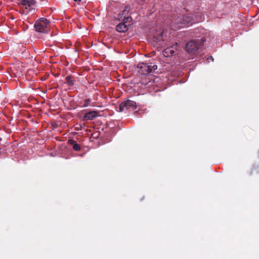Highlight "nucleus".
<instances>
[{"instance_id": "obj_2", "label": "nucleus", "mask_w": 259, "mask_h": 259, "mask_svg": "<svg viewBox=\"0 0 259 259\" xmlns=\"http://www.w3.org/2000/svg\"><path fill=\"white\" fill-rule=\"evenodd\" d=\"M147 37L148 41L157 48L163 47L169 38L167 33H149Z\"/></svg>"}, {"instance_id": "obj_13", "label": "nucleus", "mask_w": 259, "mask_h": 259, "mask_svg": "<svg viewBox=\"0 0 259 259\" xmlns=\"http://www.w3.org/2000/svg\"><path fill=\"white\" fill-rule=\"evenodd\" d=\"M72 76L68 75L65 78L66 82L69 86H72L74 84V81L72 79Z\"/></svg>"}, {"instance_id": "obj_3", "label": "nucleus", "mask_w": 259, "mask_h": 259, "mask_svg": "<svg viewBox=\"0 0 259 259\" xmlns=\"http://www.w3.org/2000/svg\"><path fill=\"white\" fill-rule=\"evenodd\" d=\"M206 39L205 37H202L201 39L196 40H193L188 41L185 47L186 51L188 53L193 55L198 53L204 50V43L205 42Z\"/></svg>"}, {"instance_id": "obj_5", "label": "nucleus", "mask_w": 259, "mask_h": 259, "mask_svg": "<svg viewBox=\"0 0 259 259\" xmlns=\"http://www.w3.org/2000/svg\"><path fill=\"white\" fill-rule=\"evenodd\" d=\"M34 27L37 32H48L51 31V24L49 20L44 18L37 20Z\"/></svg>"}, {"instance_id": "obj_14", "label": "nucleus", "mask_w": 259, "mask_h": 259, "mask_svg": "<svg viewBox=\"0 0 259 259\" xmlns=\"http://www.w3.org/2000/svg\"><path fill=\"white\" fill-rule=\"evenodd\" d=\"M130 11V7L128 6H126L124 7V9L122 12V15L125 16Z\"/></svg>"}, {"instance_id": "obj_10", "label": "nucleus", "mask_w": 259, "mask_h": 259, "mask_svg": "<svg viewBox=\"0 0 259 259\" xmlns=\"http://www.w3.org/2000/svg\"><path fill=\"white\" fill-rule=\"evenodd\" d=\"M20 3L26 7H30L35 4V0H20Z\"/></svg>"}, {"instance_id": "obj_7", "label": "nucleus", "mask_w": 259, "mask_h": 259, "mask_svg": "<svg viewBox=\"0 0 259 259\" xmlns=\"http://www.w3.org/2000/svg\"><path fill=\"white\" fill-rule=\"evenodd\" d=\"M178 43L175 45L167 47L163 51V55L166 57H168L172 56L175 52L177 50Z\"/></svg>"}, {"instance_id": "obj_18", "label": "nucleus", "mask_w": 259, "mask_h": 259, "mask_svg": "<svg viewBox=\"0 0 259 259\" xmlns=\"http://www.w3.org/2000/svg\"><path fill=\"white\" fill-rule=\"evenodd\" d=\"M37 37L38 38H40V36L38 35V36H37Z\"/></svg>"}, {"instance_id": "obj_16", "label": "nucleus", "mask_w": 259, "mask_h": 259, "mask_svg": "<svg viewBox=\"0 0 259 259\" xmlns=\"http://www.w3.org/2000/svg\"><path fill=\"white\" fill-rule=\"evenodd\" d=\"M210 59H211L212 61H213V58L212 56H210Z\"/></svg>"}, {"instance_id": "obj_1", "label": "nucleus", "mask_w": 259, "mask_h": 259, "mask_svg": "<svg viewBox=\"0 0 259 259\" xmlns=\"http://www.w3.org/2000/svg\"><path fill=\"white\" fill-rule=\"evenodd\" d=\"M203 18L200 17L194 21L191 14H183L181 13H173L171 16V26L174 30L179 29L185 26H189L193 23L201 22Z\"/></svg>"}, {"instance_id": "obj_17", "label": "nucleus", "mask_w": 259, "mask_h": 259, "mask_svg": "<svg viewBox=\"0 0 259 259\" xmlns=\"http://www.w3.org/2000/svg\"><path fill=\"white\" fill-rule=\"evenodd\" d=\"M75 2H81V0H74Z\"/></svg>"}, {"instance_id": "obj_8", "label": "nucleus", "mask_w": 259, "mask_h": 259, "mask_svg": "<svg viewBox=\"0 0 259 259\" xmlns=\"http://www.w3.org/2000/svg\"><path fill=\"white\" fill-rule=\"evenodd\" d=\"M98 114V112L96 111H90L87 113L83 116V120H93L96 118Z\"/></svg>"}, {"instance_id": "obj_11", "label": "nucleus", "mask_w": 259, "mask_h": 259, "mask_svg": "<svg viewBox=\"0 0 259 259\" xmlns=\"http://www.w3.org/2000/svg\"><path fill=\"white\" fill-rule=\"evenodd\" d=\"M69 143L72 145V148L74 150L78 151L80 150V146L75 141L73 140H69Z\"/></svg>"}, {"instance_id": "obj_4", "label": "nucleus", "mask_w": 259, "mask_h": 259, "mask_svg": "<svg viewBox=\"0 0 259 259\" xmlns=\"http://www.w3.org/2000/svg\"><path fill=\"white\" fill-rule=\"evenodd\" d=\"M138 72L140 75H147L151 72H153L157 69V66L152 63H140L137 65Z\"/></svg>"}, {"instance_id": "obj_6", "label": "nucleus", "mask_w": 259, "mask_h": 259, "mask_svg": "<svg viewBox=\"0 0 259 259\" xmlns=\"http://www.w3.org/2000/svg\"><path fill=\"white\" fill-rule=\"evenodd\" d=\"M137 108V104L134 101L131 100H125L122 102L119 105V111L120 112H123L125 110L132 109L135 110Z\"/></svg>"}, {"instance_id": "obj_9", "label": "nucleus", "mask_w": 259, "mask_h": 259, "mask_svg": "<svg viewBox=\"0 0 259 259\" xmlns=\"http://www.w3.org/2000/svg\"><path fill=\"white\" fill-rule=\"evenodd\" d=\"M128 29V25H126V24H125L122 22L116 26V30L118 32H126Z\"/></svg>"}, {"instance_id": "obj_15", "label": "nucleus", "mask_w": 259, "mask_h": 259, "mask_svg": "<svg viewBox=\"0 0 259 259\" xmlns=\"http://www.w3.org/2000/svg\"><path fill=\"white\" fill-rule=\"evenodd\" d=\"M90 102H91V100L90 99H85L84 101V103L83 105V107H87L89 105V103Z\"/></svg>"}, {"instance_id": "obj_12", "label": "nucleus", "mask_w": 259, "mask_h": 259, "mask_svg": "<svg viewBox=\"0 0 259 259\" xmlns=\"http://www.w3.org/2000/svg\"><path fill=\"white\" fill-rule=\"evenodd\" d=\"M123 23L126 24L128 25V28L132 24V18L131 17H126L124 16Z\"/></svg>"}]
</instances>
